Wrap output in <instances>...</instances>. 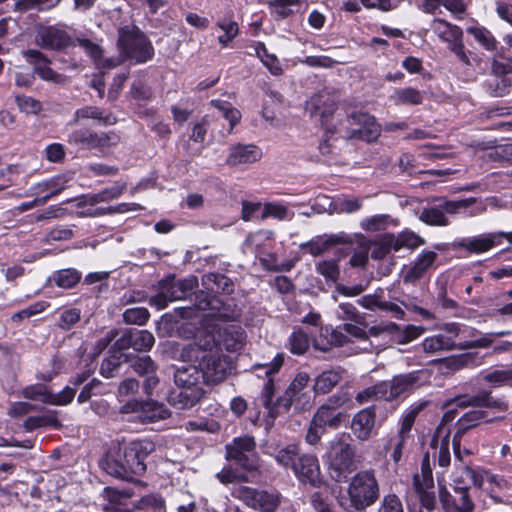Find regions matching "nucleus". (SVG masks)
<instances>
[{"instance_id":"nucleus-1","label":"nucleus","mask_w":512,"mask_h":512,"mask_svg":"<svg viewBox=\"0 0 512 512\" xmlns=\"http://www.w3.org/2000/svg\"><path fill=\"white\" fill-rule=\"evenodd\" d=\"M215 348V335L204 332L193 343L184 346L180 353L184 362L198 364L202 381L207 385L223 382L234 369L231 358Z\"/></svg>"},{"instance_id":"nucleus-2","label":"nucleus","mask_w":512,"mask_h":512,"mask_svg":"<svg viewBox=\"0 0 512 512\" xmlns=\"http://www.w3.org/2000/svg\"><path fill=\"white\" fill-rule=\"evenodd\" d=\"M323 461L331 477L339 482L357 468L355 447L342 437H335L328 443Z\"/></svg>"},{"instance_id":"nucleus-3","label":"nucleus","mask_w":512,"mask_h":512,"mask_svg":"<svg viewBox=\"0 0 512 512\" xmlns=\"http://www.w3.org/2000/svg\"><path fill=\"white\" fill-rule=\"evenodd\" d=\"M123 453H116L114 457L125 460L126 466L118 465L117 460H111L119 470H113L120 475V479L133 481L135 476H141L146 471L145 459L153 450L149 441L135 440L122 445Z\"/></svg>"},{"instance_id":"nucleus-4","label":"nucleus","mask_w":512,"mask_h":512,"mask_svg":"<svg viewBox=\"0 0 512 512\" xmlns=\"http://www.w3.org/2000/svg\"><path fill=\"white\" fill-rule=\"evenodd\" d=\"M348 496L356 511H364L379 498L380 487L374 469L357 472L349 483Z\"/></svg>"},{"instance_id":"nucleus-5","label":"nucleus","mask_w":512,"mask_h":512,"mask_svg":"<svg viewBox=\"0 0 512 512\" xmlns=\"http://www.w3.org/2000/svg\"><path fill=\"white\" fill-rule=\"evenodd\" d=\"M118 48L130 61L141 64L152 59L154 47L139 28L125 26L118 32Z\"/></svg>"},{"instance_id":"nucleus-6","label":"nucleus","mask_w":512,"mask_h":512,"mask_svg":"<svg viewBox=\"0 0 512 512\" xmlns=\"http://www.w3.org/2000/svg\"><path fill=\"white\" fill-rule=\"evenodd\" d=\"M197 287L198 279L195 276L185 279L168 276L159 282L158 293L150 298L149 303L161 310L172 301L187 299Z\"/></svg>"},{"instance_id":"nucleus-7","label":"nucleus","mask_w":512,"mask_h":512,"mask_svg":"<svg viewBox=\"0 0 512 512\" xmlns=\"http://www.w3.org/2000/svg\"><path fill=\"white\" fill-rule=\"evenodd\" d=\"M428 381L429 373L424 369L397 374L390 380L383 381L387 388V402H392L401 397H407Z\"/></svg>"},{"instance_id":"nucleus-8","label":"nucleus","mask_w":512,"mask_h":512,"mask_svg":"<svg viewBox=\"0 0 512 512\" xmlns=\"http://www.w3.org/2000/svg\"><path fill=\"white\" fill-rule=\"evenodd\" d=\"M439 204L433 207L423 208L419 219L430 226H447L449 220L447 214H457L462 209H466L475 203V198H468L459 201L447 200L445 198L438 199Z\"/></svg>"},{"instance_id":"nucleus-9","label":"nucleus","mask_w":512,"mask_h":512,"mask_svg":"<svg viewBox=\"0 0 512 512\" xmlns=\"http://www.w3.org/2000/svg\"><path fill=\"white\" fill-rule=\"evenodd\" d=\"M233 497L245 505L261 512H274L280 505V496L276 492L239 486L232 492Z\"/></svg>"},{"instance_id":"nucleus-10","label":"nucleus","mask_w":512,"mask_h":512,"mask_svg":"<svg viewBox=\"0 0 512 512\" xmlns=\"http://www.w3.org/2000/svg\"><path fill=\"white\" fill-rule=\"evenodd\" d=\"M226 454L229 460L235 461L245 470L254 471L259 467L256 442L252 436L235 438L232 443L226 445Z\"/></svg>"},{"instance_id":"nucleus-11","label":"nucleus","mask_w":512,"mask_h":512,"mask_svg":"<svg viewBox=\"0 0 512 512\" xmlns=\"http://www.w3.org/2000/svg\"><path fill=\"white\" fill-rule=\"evenodd\" d=\"M120 138L112 131L93 132L88 129H77L68 135L67 142L80 149H104L118 144Z\"/></svg>"},{"instance_id":"nucleus-12","label":"nucleus","mask_w":512,"mask_h":512,"mask_svg":"<svg viewBox=\"0 0 512 512\" xmlns=\"http://www.w3.org/2000/svg\"><path fill=\"white\" fill-rule=\"evenodd\" d=\"M439 500L443 512H473L475 503L468 486H454L450 492L445 486L439 488Z\"/></svg>"},{"instance_id":"nucleus-13","label":"nucleus","mask_w":512,"mask_h":512,"mask_svg":"<svg viewBox=\"0 0 512 512\" xmlns=\"http://www.w3.org/2000/svg\"><path fill=\"white\" fill-rule=\"evenodd\" d=\"M485 84L488 93L494 97L508 95L512 89V63L494 59Z\"/></svg>"},{"instance_id":"nucleus-14","label":"nucleus","mask_w":512,"mask_h":512,"mask_svg":"<svg viewBox=\"0 0 512 512\" xmlns=\"http://www.w3.org/2000/svg\"><path fill=\"white\" fill-rule=\"evenodd\" d=\"M284 354L278 353L270 364H255L253 366L256 370H263L264 375L268 377L266 383L263 386L261 392V402L267 409L270 416L274 417L277 410L280 409V405L277 403V399L273 401L275 395V384L271 376L277 373L284 363Z\"/></svg>"},{"instance_id":"nucleus-15","label":"nucleus","mask_w":512,"mask_h":512,"mask_svg":"<svg viewBox=\"0 0 512 512\" xmlns=\"http://www.w3.org/2000/svg\"><path fill=\"white\" fill-rule=\"evenodd\" d=\"M350 125L359 126L358 129H352L345 136L348 139L364 140L373 142L378 139L381 133L380 126L376 123L374 116L365 112H354L348 116Z\"/></svg>"},{"instance_id":"nucleus-16","label":"nucleus","mask_w":512,"mask_h":512,"mask_svg":"<svg viewBox=\"0 0 512 512\" xmlns=\"http://www.w3.org/2000/svg\"><path fill=\"white\" fill-rule=\"evenodd\" d=\"M223 306V301L215 295H211L207 291H199L194 295V303L193 306H182L176 309V313L185 319H191L196 316L198 311H211L210 315H219L223 316V314L217 312Z\"/></svg>"},{"instance_id":"nucleus-17","label":"nucleus","mask_w":512,"mask_h":512,"mask_svg":"<svg viewBox=\"0 0 512 512\" xmlns=\"http://www.w3.org/2000/svg\"><path fill=\"white\" fill-rule=\"evenodd\" d=\"M66 188V180L64 177L58 176L52 179L37 183L30 188L31 195H40L46 190H51L50 194L44 195L40 198H35L30 202H24L17 207L19 212H25L34 207L41 206L47 203V201L58 194H60Z\"/></svg>"},{"instance_id":"nucleus-18","label":"nucleus","mask_w":512,"mask_h":512,"mask_svg":"<svg viewBox=\"0 0 512 512\" xmlns=\"http://www.w3.org/2000/svg\"><path fill=\"white\" fill-rule=\"evenodd\" d=\"M155 343L154 335L148 330L129 329L115 341L119 350L132 348L135 351H149Z\"/></svg>"},{"instance_id":"nucleus-19","label":"nucleus","mask_w":512,"mask_h":512,"mask_svg":"<svg viewBox=\"0 0 512 512\" xmlns=\"http://www.w3.org/2000/svg\"><path fill=\"white\" fill-rule=\"evenodd\" d=\"M453 403L456 404L457 407L466 408V407H476V408H490L496 409L498 411H506L508 410V404L502 398H495L492 396V393L489 391H480L476 395H461L457 396Z\"/></svg>"},{"instance_id":"nucleus-20","label":"nucleus","mask_w":512,"mask_h":512,"mask_svg":"<svg viewBox=\"0 0 512 512\" xmlns=\"http://www.w3.org/2000/svg\"><path fill=\"white\" fill-rule=\"evenodd\" d=\"M487 417V412L481 409H473L463 414L456 422V432L453 436V448L455 457L461 459L460 446L462 437L472 428L477 427Z\"/></svg>"},{"instance_id":"nucleus-21","label":"nucleus","mask_w":512,"mask_h":512,"mask_svg":"<svg viewBox=\"0 0 512 512\" xmlns=\"http://www.w3.org/2000/svg\"><path fill=\"white\" fill-rule=\"evenodd\" d=\"M216 347H222L228 352L240 351L246 343L244 329L235 324L226 325L217 331Z\"/></svg>"},{"instance_id":"nucleus-22","label":"nucleus","mask_w":512,"mask_h":512,"mask_svg":"<svg viewBox=\"0 0 512 512\" xmlns=\"http://www.w3.org/2000/svg\"><path fill=\"white\" fill-rule=\"evenodd\" d=\"M295 464L292 471L301 482L317 485L320 467L318 459L314 454L302 453L300 451Z\"/></svg>"},{"instance_id":"nucleus-23","label":"nucleus","mask_w":512,"mask_h":512,"mask_svg":"<svg viewBox=\"0 0 512 512\" xmlns=\"http://www.w3.org/2000/svg\"><path fill=\"white\" fill-rule=\"evenodd\" d=\"M123 411L139 413L140 420L148 423L166 419L169 416L166 407L155 401L127 403L123 406Z\"/></svg>"},{"instance_id":"nucleus-24","label":"nucleus","mask_w":512,"mask_h":512,"mask_svg":"<svg viewBox=\"0 0 512 512\" xmlns=\"http://www.w3.org/2000/svg\"><path fill=\"white\" fill-rule=\"evenodd\" d=\"M130 366L140 376H143V388L147 395H150L158 385L159 379L156 376L157 367L150 356H135L129 359Z\"/></svg>"},{"instance_id":"nucleus-25","label":"nucleus","mask_w":512,"mask_h":512,"mask_svg":"<svg viewBox=\"0 0 512 512\" xmlns=\"http://www.w3.org/2000/svg\"><path fill=\"white\" fill-rule=\"evenodd\" d=\"M336 110L334 101L328 95H314L306 103V111L311 117L319 118L321 125L330 130L329 119Z\"/></svg>"},{"instance_id":"nucleus-26","label":"nucleus","mask_w":512,"mask_h":512,"mask_svg":"<svg viewBox=\"0 0 512 512\" xmlns=\"http://www.w3.org/2000/svg\"><path fill=\"white\" fill-rule=\"evenodd\" d=\"M36 41L45 49L62 50L70 44L71 39L63 29L46 26L39 28Z\"/></svg>"},{"instance_id":"nucleus-27","label":"nucleus","mask_w":512,"mask_h":512,"mask_svg":"<svg viewBox=\"0 0 512 512\" xmlns=\"http://www.w3.org/2000/svg\"><path fill=\"white\" fill-rule=\"evenodd\" d=\"M376 413L374 407L358 411L351 421V432L359 441H367L375 426Z\"/></svg>"},{"instance_id":"nucleus-28","label":"nucleus","mask_w":512,"mask_h":512,"mask_svg":"<svg viewBox=\"0 0 512 512\" xmlns=\"http://www.w3.org/2000/svg\"><path fill=\"white\" fill-rule=\"evenodd\" d=\"M309 375L306 372L298 373L290 385L287 387L284 394L277 398V403L286 412L292 405H298L301 397L304 395L303 390L307 387L309 382Z\"/></svg>"},{"instance_id":"nucleus-29","label":"nucleus","mask_w":512,"mask_h":512,"mask_svg":"<svg viewBox=\"0 0 512 512\" xmlns=\"http://www.w3.org/2000/svg\"><path fill=\"white\" fill-rule=\"evenodd\" d=\"M205 391L202 387L179 388L168 395V402L178 410L190 409L198 404L204 397Z\"/></svg>"},{"instance_id":"nucleus-30","label":"nucleus","mask_w":512,"mask_h":512,"mask_svg":"<svg viewBox=\"0 0 512 512\" xmlns=\"http://www.w3.org/2000/svg\"><path fill=\"white\" fill-rule=\"evenodd\" d=\"M353 238L345 233L326 235L324 238H318L300 245V248L312 256H320L332 246L339 244H351Z\"/></svg>"},{"instance_id":"nucleus-31","label":"nucleus","mask_w":512,"mask_h":512,"mask_svg":"<svg viewBox=\"0 0 512 512\" xmlns=\"http://www.w3.org/2000/svg\"><path fill=\"white\" fill-rule=\"evenodd\" d=\"M261 150L253 144H236L231 146L226 164L229 166L248 165L259 161Z\"/></svg>"},{"instance_id":"nucleus-32","label":"nucleus","mask_w":512,"mask_h":512,"mask_svg":"<svg viewBox=\"0 0 512 512\" xmlns=\"http://www.w3.org/2000/svg\"><path fill=\"white\" fill-rule=\"evenodd\" d=\"M24 57L34 65L35 72L45 81L62 82L64 77L54 72L49 66L47 57L38 50H27L24 52Z\"/></svg>"},{"instance_id":"nucleus-33","label":"nucleus","mask_w":512,"mask_h":512,"mask_svg":"<svg viewBox=\"0 0 512 512\" xmlns=\"http://www.w3.org/2000/svg\"><path fill=\"white\" fill-rule=\"evenodd\" d=\"M499 235V232H494L473 237L471 239H463L458 242L456 246L463 248L470 253H484L489 251L494 246L500 245Z\"/></svg>"},{"instance_id":"nucleus-34","label":"nucleus","mask_w":512,"mask_h":512,"mask_svg":"<svg viewBox=\"0 0 512 512\" xmlns=\"http://www.w3.org/2000/svg\"><path fill=\"white\" fill-rule=\"evenodd\" d=\"M437 259V253L434 251H424L416 259L414 264L407 269L403 274V281L405 283H416L419 281L428 269L434 264Z\"/></svg>"},{"instance_id":"nucleus-35","label":"nucleus","mask_w":512,"mask_h":512,"mask_svg":"<svg viewBox=\"0 0 512 512\" xmlns=\"http://www.w3.org/2000/svg\"><path fill=\"white\" fill-rule=\"evenodd\" d=\"M343 373L344 369L341 367L321 372L314 379L313 391L315 394L325 395L331 392L343 379Z\"/></svg>"},{"instance_id":"nucleus-36","label":"nucleus","mask_w":512,"mask_h":512,"mask_svg":"<svg viewBox=\"0 0 512 512\" xmlns=\"http://www.w3.org/2000/svg\"><path fill=\"white\" fill-rule=\"evenodd\" d=\"M201 371L197 363L183 365L174 372V382L178 388L201 387Z\"/></svg>"},{"instance_id":"nucleus-37","label":"nucleus","mask_w":512,"mask_h":512,"mask_svg":"<svg viewBox=\"0 0 512 512\" xmlns=\"http://www.w3.org/2000/svg\"><path fill=\"white\" fill-rule=\"evenodd\" d=\"M114 346V350L101 363L100 373L106 378H113L120 375L122 368L129 362L127 354Z\"/></svg>"},{"instance_id":"nucleus-38","label":"nucleus","mask_w":512,"mask_h":512,"mask_svg":"<svg viewBox=\"0 0 512 512\" xmlns=\"http://www.w3.org/2000/svg\"><path fill=\"white\" fill-rule=\"evenodd\" d=\"M344 418V413L336 411L325 404L321 405L312 417L314 424L318 423V426L324 428L328 426L333 429L339 428Z\"/></svg>"},{"instance_id":"nucleus-39","label":"nucleus","mask_w":512,"mask_h":512,"mask_svg":"<svg viewBox=\"0 0 512 512\" xmlns=\"http://www.w3.org/2000/svg\"><path fill=\"white\" fill-rule=\"evenodd\" d=\"M202 285L211 293L230 294L233 292V282L230 278L219 273H208L202 276Z\"/></svg>"},{"instance_id":"nucleus-40","label":"nucleus","mask_w":512,"mask_h":512,"mask_svg":"<svg viewBox=\"0 0 512 512\" xmlns=\"http://www.w3.org/2000/svg\"><path fill=\"white\" fill-rule=\"evenodd\" d=\"M450 432L451 430L448 429L443 437L434 435L431 441V446L435 449L434 457L437 458L438 465L442 468H447L451 462L449 449Z\"/></svg>"},{"instance_id":"nucleus-41","label":"nucleus","mask_w":512,"mask_h":512,"mask_svg":"<svg viewBox=\"0 0 512 512\" xmlns=\"http://www.w3.org/2000/svg\"><path fill=\"white\" fill-rule=\"evenodd\" d=\"M383 381H380L372 386H369L362 391H359L355 396V401L359 405L367 404L372 401H386L387 402V390Z\"/></svg>"},{"instance_id":"nucleus-42","label":"nucleus","mask_w":512,"mask_h":512,"mask_svg":"<svg viewBox=\"0 0 512 512\" xmlns=\"http://www.w3.org/2000/svg\"><path fill=\"white\" fill-rule=\"evenodd\" d=\"M421 346L425 353L434 354L454 349L455 343L450 337L439 334L425 338Z\"/></svg>"},{"instance_id":"nucleus-43","label":"nucleus","mask_w":512,"mask_h":512,"mask_svg":"<svg viewBox=\"0 0 512 512\" xmlns=\"http://www.w3.org/2000/svg\"><path fill=\"white\" fill-rule=\"evenodd\" d=\"M431 29L445 42L463 36L461 28L442 19H434L431 24Z\"/></svg>"},{"instance_id":"nucleus-44","label":"nucleus","mask_w":512,"mask_h":512,"mask_svg":"<svg viewBox=\"0 0 512 512\" xmlns=\"http://www.w3.org/2000/svg\"><path fill=\"white\" fill-rule=\"evenodd\" d=\"M424 95L425 93L422 91L407 87L403 89H397L393 95H391V100L395 105H419L423 102Z\"/></svg>"},{"instance_id":"nucleus-45","label":"nucleus","mask_w":512,"mask_h":512,"mask_svg":"<svg viewBox=\"0 0 512 512\" xmlns=\"http://www.w3.org/2000/svg\"><path fill=\"white\" fill-rule=\"evenodd\" d=\"M81 119H95L101 121L105 125H111L115 123V118L112 115L104 116L103 111L95 106H86L77 109L74 113L72 123L76 124Z\"/></svg>"},{"instance_id":"nucleus-46","label":"nucleus","mask_w":512,"mask_h":512,"mask_svg":"<svg viewBox=\"0 0 512 512\" xmlns=\"http://www.w3.org/2000/svg\"><path fill=\"white\" fill-rule=\"evenodd\" d=\"M301 449L296 444H289L279 449L275 455V461L285 469H293Z\"/></svg>"},{"instance_id":"nucleus-47","label":"nucleus","mask_w":512,"mask_h":512,"mask_svg":"<svg viewBox=\"0 0 512 512\" xmlns=\"http://www.w3.org/2000/svg\"><path fill=\"white\" fill-rule=\"evenodd\" d=\"M130 512H166L165 501L156 495L142 497Z\"/></svg>"},{"instance_id":"nucleus-48","label":"nucleus","mask_w":512,"mask_h":512,"mask_svg":"<svg viewBox=\"0 0 512 512\" xmlns=\"http://www.w3.org/2000/svg\"><path fill=\"white\" fill-rule=\"evenodd\" d=\"M338 319L350 321L356 324H365V318L359 313L357 308L350 302H339L335 310Z\"/></svg>"},{"instance_id":"nucleus-49","label":"nucleus","mask_w":512,"mask_h":512,"mask_svg":"<svg viewBox=\"0 0 512 512\" xmlns=\"http://www.w3.org/2000/svg\"><path fill=\"white\" fill-rule=\"evenodd\" d=\"M212 106H214L216 109H218L222 116L229 121L230 129L229 133L232 132L234 126H236L240 119H241V113L238 109L234 108L229 102L222 101V100H212L210 102Z\"/></svg>"},{"instance_id":"nucleus-50","label":"nucleus","mask_w":512,"mask_h":512,"mask_svg":"<svg viewBox=\"0 0 512 512\" xmlns=\"http://www.w3.org/2000/svg\"><path fill=\"white\" fill-rule=\"evenodd\" d=\"M81 279V273L76 269L68 268L59 270L55 273L53 280L57 286L70 289L79 283Z\"/></svg>"},{"instance_id":"nucleus-51","label":"nucleus","mask_w":512,"mask_h":512,"mask_svg":"<svg viewBox=\"0 0 512 512\" xmlns=\"http://www.w3.org/2000/svg\"><path fill=\"white\" fill-rule=\"evenodd\" d=\"M116 453H123V449H122V445L120 444H117V445H114L112 446L109 451L107 452L105 458L101 461L100 465L102 467V469L109 475L113 476V477H116V478H119L120 479V475L117 474V473H114L113 470H119L117 468V466L113 465L112 463V459L113 460H117V464L118 465H121V466H126L125 465V460L123 459H119L118 457H114Z\"/></svg>"},{"instance_id":"nucleus-52","label":"nucleus","mask_w":512,"mask_h":512,"mask_svg":"<svg viewBox=\"0 0 512 512\" xmlns=\"http://www.w3.org/2000/svg\"><path fill=\"white\" fill-rule=\"evenodd\" d=\"M427 401H422L413 407L402 419L401 426L398 431L399 436L410 438V431L413 427L417 415L427 406Z\"/></svg>"},{"instance_id":"nucleus-53","label":"nucleus","mask_w":512,"mask_h":512,"mask_svg":"<svg viewBox=\"0 0 512 512\" xmlns=\"http://www.w3.org/2000/svg\"><path fill=\"white\" fill-rule=\"evenodd\" d=\"M316 271L322 275L326 281L337 282L340 277V268L335 259L322 260L316 263Z\"/></svg>"},{"instance_id":"nucleus-54","label":"nucleus","mask_w":512,"mask_h":512,"mask_svg":"<svg viewBox=\"0 0 512 512\" xmlns=\"http://www.w3.org/2000/svg\"><path fill=\"white\" fill-rule=\"evenodd\" d=\"M391 217L388 214H377L363 219L360 227L367 232H377L388 227Z\"/></svg>"},{"instance_id":"nucleus-55","label":"nucleus","mask_w":512,"mask_h":512,"mask_svg":"<svg viewBox=\"0 0 512 512\" xmlns=\"http://www.w3.org/2000/svg\"><path fill=\"white\" fill-rule=\"evenodd\" d=\"M149 317L150 313L148 309L144 307H133L123 312V321L126 324L141 326L148 321Z\"/></svg>"},{"instance_id":"nucleus-56","label":"nucleus","mask_w":512,"mask_h":512,"mask_svg":"<svg viewBox=\"0 0 512 512\" xmlns=\"http://www.w3.org/2000/svg\"><path fill=\"white\" fill-rule=\"evenodd\" d=\"M258 57L262 63L269 69L273 75H281L283 70L277 57L273 54H269L264 44H259L256 48Z\"/></svg>"},{"instance_id":"nucleus-57","label":"nucleus","mask_w":512,"mask_h":512,"mask_svg":"<svg viewBox=\"0 0 512 512\" xmlns=\"http://www.w3.org/2000/svg\"><path fill=\"white\" fill-rule=\"evenodd\" d=\"M413 481L417 491L433 487V477L431 468L429 466L428 456L423 459L421 476L419 474H415Z\"/></svg>"},{"instance_id":"nucleus-58","label":"nucleus","mask_w":512,"mask_h":512,"mask_svg":"<svg viewBox=\"0 0 512 512\" xmlns=\"http://www.w3.org/2000/svg\"><path fill=\"white\" fill-rule=\"evenodd\" d=\"M467 32L472 34L486 50L496 49V40L489 30L484 27H471Z\"/></svg>"},{"instance_id":"nucleus-59","label":"nucleus","mask_w":512,"mask_h":512,"mask_svg":"<svg viewBox=\"0 0 512 512\" xmlns=\"http://www.w3.org/2000/svg\"><path fill=\"white\" fill-rule=\"evenodd\" d=\"M398 241L399 250L402 248L415 250L416 248L425 244L424 238L410 230H405L398 233Z\"/></svg>"},{"instance_id":"nucleus-60","label":"nucleus","mask_w":512,"mask_h":512,"mask_svg":"<svg viewBox=\"0 0 512 512\" xmlns=\"http://www.w3.org/2000/svg\"><path fill=\"white\" fill-rule=\"evenodd\" d=\"M378 512H405L402 500L395 493L385 494L379 504Z\"/></svg>"},{"instance_id":"nucleus-61","label":"nucleus","mask_w":512,"mask_h":512,"mask_svg":"<svg viewBox=\"0 0 512 512\" xmlns=\"http://www.w3.org/2000/svg\"><path fill=\"white\" fill-rule=\"evenodd\" d=\"M290 351L293 354L302 355L309 348V338L301 330L295 331L289 338Z\"/></svg>"},{"instance_id":"nucleus-62","label":"nucleus","mask_w":512,"mask_h":512,"mask_svg":"<svg viewBox=\"0 0 512 512\" xmlns=\"http://www.w3.org/2000/svg\"><path fill=\"white\" fill-rule=\"evenodd\" d=\"M483 380L496 386L512 384V369L487 372L483 375Z\"/></svg>"},{"instance_id":"nucleus-63","label":"nucleus","mask_w":512,"mask_h":512,"mask_svg":"<svg viewBox=\"0 0 512 512\" xmlns=\"http://www.w3.org/2000/svg\"><path fill=\"white\" fill-rule=\"evenodd\" d=\"M76 394L75 388L66 386L61 392L54 394L50 392V395L44 399V403L53 405H67L72 402Z\"/></svg>"},{"instance_id":"nucleus-64","label":"nucleus","mask_w":512,"mask_h":512,"mask_svg":"<svg viewBox=\"0 0 512 512\" xmlns=\"http://www.w3.org/2000/svg\"><path fill=\"white\" fill-rule=\"evenodd\" d=\"M81 319V312L77 308L64 310L59 316L58 326L62 330L71 329Z\"/></svg>"}]
</instances>
